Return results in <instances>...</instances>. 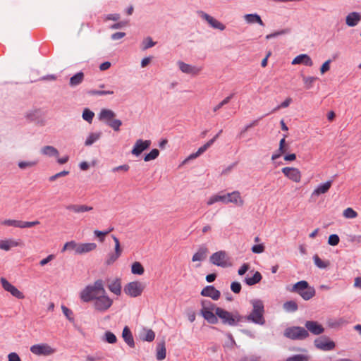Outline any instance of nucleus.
<instances>
[{
    "label": "nucleus",
    "mask_w": 361,
    "mask_h": 361,
    "mask_svg": "<svg viewBox=\"0 0 361 361\" xmlns=\"http://www.w3.org/2000/svg\"><path fill=\"white\" fill-rule=\"evenodd\" d=\"M65 207L67 210L72 211L77 214L90 212L93 209V207L85 204H68Z\"/></svg>",
    "instance_id": "obj_23"
},
{
    "label": "nucleus",
    "mask_w": 361,
    "mask_h": 361,
    "mask_svg": "<svg viewBox=\"0 0 361 361\" xmlns=\"http://www.w3.org/2000/svg\"><path fill=\"white\" fill-rule=\"evenodd\" d=\"M150 145H151V140H143L142 139H139L135 142V143L131 150V153H132V154H133L136 157H138L142 153V152L149 149Z\"/></svg>",
    "instance_id": "obj_14"
},
{
    "label": "nucleus",
    "mask_w": 361,
    "mask_h": 361,
    "mask_svg": "<svg viewBox=\"0 0 361 361\" xmlns=\"http://www.w3.org/2000/svg\"><path fill=\"white\" fill-rule=\"evenodd\" d=\"M0 281L3 288L9 292L13 297L18 299H23L25 298L24 294L16 286L9 283L5 278H1Z\"/></svg>",
    "instance_id": "obj_12"
},
{
    "label": "nucleus",
    "mask_w": 361,
    "mask_h": 361,
    "mask_svg": "<svg viewBox=\"0 0 361 361\" xmlns=\"http://www.w3.org/2000/svg\"><path fill=\"white\" fill-rule=\"evenodd\" d=\"M213 310L208 307L202 308L200 314L209 324H216L218 322V317L216 315V313H213Z\"/></svg>",
    "instance_id": "obj_20"
},
{
    "label": "nucleus",
    "mask_w": 361,
    "mask_h": 361,
    "mask_svg": "<svg viewBox=\"0 0 361 361\" xmlns=\"http://www.w3.org/2000/svg\"><path fill=\"white\" fill-rule=\"evenodd\" d=\"M20 240L13 239H6L0 240V249L9 251L13 247H18L20 245Z\"/></svg>",
    "instance_id": "obj_24"
},
{
    "label": "nucleus",
    "mask_w": 361,
    "mask_h": 361,
    "mask_svg": "<svg viewBox=\"0 0 361 361\" xmlns=\"http://www.w3.org/2000/svg\"><path fill=\"white\" fill-rule=\"evenodd\" d=\"M145 271L144 267L139 262L133 263L131 266V272L133 274L142 275Z\"/></svg>",
    "instance_id": "obj_42"
},
{
    "label": "nucleus",
    "mask_w": 361,
    "mask_h": 361,
    "mask_svg": "<svg viewBox=\"0 0 361 361\" xmlns=\"http://www.w3.org/2000/svg\"><path fill=\"white\" fill-rule=\"evenodd\" d=\"M30 351L37 355H49L54 353V350L47 344H36L30 347Z\"/></svg>",
    "instance_id": "obj_15"
},
{
    "label": "nucleus",
    "mask_w": 361,
    "mask_h": 361,
    "mask_svg": "<svg viewBox=\"0 0 361 361\" xmlns=\"http://www.w3.org/2000/svg\"><path fill=\"white\" fill-rule=\"evenodd\" d=\"M292 65L303 64L307 66H312L313 61L312 59L306 54H301L293 59Z\"/></svg>",
    "instance_id": "obj_21"
},
{
    "label": "nucleus",
    "mask_w": 361,
    "mask_h": 361,
    "mask_svg": "<svg viewBox=\"0 0 361 361\" xmlns=\"http://www.w3.org/2000/svg\"><path fill=\"white\" fill-rule=\"evenodd\" d=\"M250 265L247 263H244L238 270V274L243 276L248 271Z\"/></svg>",
    "instance_id": "obj_64"
},
{
    "label": "nucleus",
    "mask_w": 361,
    "mask_h": 361,
    "mask_svg": "<svg viewBox=\"0 0 361 361\" xmlns=\"http://www.w3.org/2000/svg\"><path fill=\"white\" fill-rule=\"evenodd\" d=\"M122 337L125 342L130 347L134 348L135 347V342L133 339V334L130 330V329L126 326L123 328V332H122Z\"/></svg>",
    "instance_id": "obj_30"
},
{
    "label": "nucleus",
    "mask_w": 361,
    "mask_h": 361,
    "mask_svg": "<svg viewBox=\"0 0 361 361\" xmlns=\"http://www.w3.org/2000/svg\"><path fill=\"white\" fill-rule=\"evenodd\" d=\"M104 340L108 343L114 344L117 341V338L114 333L107 331L104 334Z\"/></svg>",
    "instance_id": "obj_48"
},
{
    "label": "nucleus",
    "mask_w": 361,
    "mask_h": 361,
    "mask_svg": "<svg viewBox=\"0 0 361 361\" xmlns=\"http://www.w3.org/2000/svg\"><path fill=\"white\" fill-rule=\"evenodd\" d=\"M94 116V112L92 111L91 110H90L89 109L85 108L83 110L82 117L85 121L91 123L93 120Z\"/></svg>",
    "instance_id": "obj_46"
},
{
    "label": "nucleus",
    "mask_w": 361,
    "mask_h": 361,
    "mask_svg": "<svg viewBox=\"0 0 361 361\" xmlns=\"http://www.w3.org/2000/svg\"><path fill=\"white\" fill-rule=\"evenodd\" d=\"M251 250L253 253L260 254L264 251V245L263 244L254 245Z\"/></svg>",
    "instance_id": "obj_58"
},
{
    "label": "nucleus",
    "mask_w": 361,
    "mask_h": 361,
    "mask_svg": "<svg viewBox=\"0 0 361 361\" xmlns=\"http://www.w3.org/2000/svg\"><path fill=\"white\" fill-rule=\"evenodd\" d=\"M41 153L48 157H58L59 151L56 148L53 146L47 145L44 146L41 149Z\"/></svg>",
    "instance_id": "obj_37"
},
{
    "label": "nucleus",
    "mask_w": 361,
    "mask_h": 361,
    "mask_svg": "<svg viewBox=\"0 0 361 361\" xmlns=\"http://www.w3.org/2000/svg\"><path fill=\"white\" fill-rule=\"evenodd\" d=\"M244 19L247 24L257 23L261 26H264L261 17L257 13H248L244 16Z\"/></svg>",
    "instance_id": "obj_27"
},
{
    "label": "nucleus",
    "mask_w": 361,
    "mask_h": 361,
    "mask_svg": "<svg viewBox=\"0 0 361 361\" xmlns=\"http://www.w3.org/2000/svg\"><path fill=\"white\" fill-rule=\"evenodd\" d=\"M227 204L233 203L238 206H243L244 204L243 200L240 197L239 191H233L232 192L226 193Z\"/></svg>",
    "instance_id": "obj_22"
},
{
    "label": "nucleus",
    "mask_w": 361,
    "mask_h": 361,
    "mask_svg": "<svg viewBox=\"0 0 361 361\" xmlns=\"http://www.w3.org/2000/svg\"><path fill=\"white\" fill-rule=\"evenodd\" d=\"M234 93L231 94L229 96L226 97L224 99H223L220 103H219L216 106L214 107V112H216L221 108H222L224 105L227 104L231 99L233 97Z\"/></svg>",
    "instance_id": "obj_49"
},
{
    "label": "nucleus",
    "mask_w": 361,
    "mask_h": 361,
    "mask_svg": "<svg viewBox=\"0 0 361 361\" xmlns=\"http://www.w3.org/2000/svg\"><path fill=\"white\" fill-rule=\"evenodd\" d=\"M258 123V120H255L253 121L252 122H251L250 123L246 125L240 132L238 136L240 137H243V135H244V133L247 131L250 128L255 126Z\"/></svg>",
    "instance_id": "obj_56"
},
{
    "label": "nucleus",
    "mask_w": 361,
    "mask_h": 361,
    "mask_svg": "<svg viewBox=\"0 0 361 361\" xmlns=\"http://www.w3.org/2000/svg\"><path fill=\"white\" fill-rule=\"evenodd\" d=\"M79 247V244H78L75 241L71 240L67 242L63 245V247L61 250V252H63L66 250H75V254H77V248Z\"/></svg>",
    "instance_id": "obj_43"
},
{
    "label": "nucleus",
    "mask_w": 361,
    "mask_h": 361,
    "mask_svg": "<svg viewBox=\"0 0 361 361\" xmlns=\"http://www.w3.org/2000/svg\"><path fill=\"white\" fill-rule=\"evenodd\" d=\"M97 245L94 243H86L79 244V247L77 248V254L82 255L87 253L95 250Z\"/></svg>",
    "instance_id": "obj_29"
},
{
    "label": "nucleus",
    "mask_w": 361,
    "mask_h": 361,
    "mask_svg": "<svg viewBox=\"0 0 361 361\" xmlns=\"http://www.w3.org/2000/svg\"><path fill=\"white\" fill-rule=\"evenodd\" d=\"M343 215L346 219H354L357 216V213L352 208L348 207L343 211Z\"/></svg>",
    "instance_id": "obj_52"
},
{
    "label": "nucleus",
    "mask_w": 361,
    "mask_h": 361,
    "mask_svg": "<svg viewBox=\"0 0 361 361\" xmlns=\"http://www.w3.org/2000/svg\"><path fill=\"white\" fill-rule=\"evenodd\" d=\"M159 155V151L157 149H152L149 153L145 154V161H149L157 159Z\"/></svg>",
    "instance_id": "obj_44"
},
{
    "label": "nucleus",
    "mask_w": 361,
    "mask_h": 361,
    "mask_svg": "<svg viewBox=\"0 0 361 361\" xmlns=\"http://www.w3.org/2000/svg\"><path fill=\"white\" fill-rule=\"evenodd\" d=\"M198 14L203 20H206L212 28L217 29L221 31L226 29V26L223 23L204 11H199Z\"/></svg>",
    "instance_id": "obj_13"
},
{
    "label": "nucleus",
    "mask_w": 361,
    "mask_h": 361,
    "mask_svg": "<svg viewBox=\"0 0 361 361\" xmlns=\"http://www.w3.org/2000/svg\"><path fill=\"white\" fill-rule=\"evenodd\" d=\"M38 224H39V221H22L21 228H31V227H33Z\"/></svg>",
    "instance_id": "obj_61"
},
{
    "label": "nucleus",
    "mask_w": 361,
    "mask_h": 361,
    "mask_svg": "<svg viewBox=\"0 0 361 361\" xmlns=\"http://www.w3.org/2000/svg\"><path fill=\"white\" fill-rule=\"evenodd\" d=\"M283 336L293 341H302L309 336V332L304 327L294 326L288 327L284 330Z\"/></svg>",
    "instance_id": "obj_6"
},
{
    "label": "nucleus",
    "mask_w": 361,
    "mask_h": 361,
    "mask_svg": "<svg viewBox=\"0 0 361 361\" xmlns=\"http://www.w3.org/2000/svg\"><path fill=\"white\" fill-rule=\"evenodd\" d=\"M250 303L252 305V310L250 314L243 317V319L255 324L264 325L265 319L264 317V306L263 302L259 299H254L250 301Z\"/></svg>",
    "instance_id": "obj_2"
},
{
    "label": "nucleus",
    "mask_w": 361,
    "mask_h": 361,
    "mask_svg": "<svg viewBox=\"0 0 361 361\" xmlns=\"http://www.w3.org/2000/svg\"><path fill=\"white\" fill-rule=\"evenodd\" d=\"M360 20L361 14L360 13L351 12L346 16L345 22L349 27H354L358 24Z\"/></svg>",
    "instance_id": "obj_25"
},
{
    "label": "nucleus",
    "mask_w": 361,
    "mask_h": 361,
    "mask_svg": "<svg viewBox=\"0 0 361 361\" xmlns=\"http://www.w3.org/2000/svg\"><path fill=\"white\" fill-rule=\"evenodd\" d=\"M108 288L111 292L114 293L116 295H119L121 293V280L118 279H115L112 282H111Z\"/></svg>",
    "instance_id": "obj_33"
},
{
    "label": "nucleus",
    "mask_w": 361,
    "mask_h": 361,
    "mask_svg": "<svg viewBox=\"0 0 361 361\" xmlns=\"http://www.w3.org/2000/svg\"><path fill=\"white\" fill-rule=\"evenodd\" d=\"M111 237L115 243L114 252H110L108 254L105 261V264L106 265H111L114 264L120 257L123 251L122 248L121 247L118 238L114 235Z\"/></svg>",
    "instance_id": "obj_10"
},
{
    "label": "nucleus",
    "mask_w": 361,
    "mask_h": 361,
    "mask_svg": "<svg viewBox=\"0 0 361 361\" xmlns=\"http://www.w3.org/2000/svg\"><path fill=\"white\" fill-rule=\"evenodd\" d=\"M314 344L317 349L323 351H330L336 346L334 341L324 336L317 338L314 341Z\"/></svg>",
    "instance_id": "obj_9"
},
{
    "label": "nucleus",
    "mask_w": 361,
    "mask_h": 361,
    "mask_svg": "<svg viewBox=\"0 0 361 361\" xmlns=\"http://www.w3.org/2000/svg\"><path fill=\"white\" fill-rule=\"evenodd\" d=\"M215 312L216 315L221 320L222 324L226 325L236 326L243 319V317L238 312L233 313L221 307H216Z\"/></svg>",
    "instance_id": "obj_4"
},
{
    "label": "nucleus",
    "mask_w": 361,
    "mask_h": 361,
    "mask_svg": "<svg viewBox=\"0 0 361 361\" xmlns=\"http://www.w3.org/2000/svg\"><path fill=\"white\" fill-rule=\"evenodd\" d=\"M61 310H62V312H63V314L66 316V317L70 322H73L74 321L73 312V311L71 309L68 308L65 305H62L61 306Z\"/></svg>",
    "instance_id": "obj_50"
},
{
    "label": "nucleus",
    "mask_w": 361,
    "mask_h": 361,
    "mask_svg": "<svg viewBox=\"0 0 361 361\" xmlns=\"http://www.w3.org/2000/svg\"><path fill=\"white\" fill-rule=\"evenodd\" d=\"M283 309L288 312H295L298 309L297 302L294 300H288L283 303Z\"/></svg>",
    "instance_id": "obj_39"
},
{
    "label": "nucleus",
    "mask_w": 361,
    "mask_h": 361,
    "mask_svg": "<svg viewBox=\"0 0 361 361\" xmlns=\"http://www.w3.org/2000/svg\"><path fill=\"white\" fill-rule=\"evenodd\" d=\"M288 291L300 295L305 300H309L315 295V289L310 286L307 281H300L295 283L291 288H286Z\"/></svg>",
    "instance_id": "obj_3"
},
{
    "label": "nucleus",
    "mask_w": 361,
    "mask_h": 361,
    "mask_svg": "<svg viewBox=\"0 0 361 361\" xmlns=\"http://www.w3.org/2000/svg\"><path fill=\"white\" fill-rule=\"evenodd\" d=\"M84 80V73L82 71H79L75 75H73L70 78L69 85L71 87H75L79 85H80Z\"/></svg>",
    "instance_id": "obj_31"
},
{
    "label": "nucleus",
    "mask_w": 361,
    "mask_h": 361,
    "mask_svg": "<svg viewBox=\"0 0 361 361\" xmlns=\"http://www.w3.org/2000/svg\"><path fill=\"white\" fill-rule=\"evenodd\" d=\"M262 274L259 271H255L252 276H246L245 278V282L248 286H254L262 280Z\"/></svg>",
    "instance_id": "obj_34"
},
{
    "label": "nucleus",
    "mask_w": 361,
    "mask_h": 361,
    "mask_svg": "<svg viewBox=\"0 0 361 361\" xmlns=\"http://www.w3.org/2000/svg\"><path fill=\"white\" fill-rule=\"evenodd\" d=\"M288 32H289L288 30H286V29L281 30H279V31H276L274 32H272V33H270V34L267 35L266 36V39H271L276 37L278 36L286 34Z\"/></svg>",
    "instance_id": "obj_55"
},
{
    "label": "nucleus",
    "mask_w": 361,
    "mask_h": 361,
    "mask_svg": "<svg viewBox=\"0 0 361 361\" xmlns=\"http://www.w3.org/2000/svg\"><path fill=\"white\" fill-rule=\"evenodd\" d=\"M209 260L211 263L218 267L224 268L228 266L226 262V253L225 251H218L214 252L210 256Z\"/></svg>",
    "instance_id": "obj_11"
},
{
    "label": "nucleus",
    "mask_w": 361,
    "mask_h": 361,
    "mask_svg": "<svg viewBox=\"0 0 361 361\" xmlns=\"http://www.w3.org/2000/svg\"><path fill=\"white\" fill-rule=\"evenodd\" d=\"M208 249L204 245L200 247L198 250L193 255L192 260L193 262H202L207 258Z\"/></svg>",
    "instance_id": "obj_28"
},
{
    "label": "nucleus",
    "mask_w": 361,
    "mask_h": 361,
    "mask_svg": "<svg viewBox=\"0 0 361 361\" xmlns=\"http://www.w3.org/2000/svg\"><path fill=\"white\" fill-rule=\"evenodd\" d=\"M282 173L293 182L299 183L301 179L300 171L293 167H284L281 169Z\"/></svg>",
    "instance_id": "obj_16"
},
{
    "label": "nucleus",
    "mask_w": 361,
    "mask_h": 361,
    "mask_svg": "<svg viewBox=\"0 0 361 361\" xmlns=\"http://www.w3.org/2000/svg\"><path fill=\"white\" fill-rule=\"evenodd\" d=\"M328 243L331 245H337L338 244V235L332 234L329 236Z\"/></svg>",
    "instance_id": "obj_62"
},
{
    "label": "nucleus",
    "mask_w": 361,
    "mask_h": 361,
    "mask_svg": "<svg viewBox=\"0 0 361 361\" xmlns=\"http://www.w3.org/2000/svg\"><path fill=\"white\" fill-rule=\"evenodd\" d=\"M3 224L8 226H13L16 228H21L22 221L6 219L3 222Z\"/></svg>",
    "instance_id": "obj_51"
},
{
    "label": "nucleus",
    "mask_w": 361,
    "mask_h": 361,
    "mask_svg": "<svg viewBox=\"0 0 361 361\" xmlns=\"http://www.w3.org/2000/svg\"><path fill=\"white\" fill-rule=\"evenodd\" d=\"M68 173H69L68 171H61L59 173H56L54 176H50L49 180V181L52 182V181L56 180L57 178H59L60 177H63V176H67Z\"/></svg>",
    "instance_id": "obj_60"
},
{
    "label": "nucleus",
    "mask_w": 361,
    "mask_h": 361,
    "mask_svg": "<svg viewBox=\"0 0 361 361\" xmlns=\"http://www.w3.org/2000/svg\"><path fill=\"white\" fill-rule=\"evenodd\" d=\"M145 286L140 281H132L127 283L124 287V292L126 295L136 298L142 293Z\"/></svg>",
    "instance_id": "obj_7"
},
{
    "label": "nucleus",
    "mask_w": 361,
    "mask_h": 361,
    "mask_svg": "<svg viewBox=\"0 0 361 361\" xmlns=\"http://www.w3.org/2000/svg\"><path fill=\"white\" fill-rule=\"evenodd\" d=\"M166 354V350L164 341L159 343L157 345V359L158 360H162L165 359Z\"/></svg>",
    "instance_id": "obj_35"
},
{
    "label": "nucleus",
    "mask_w": 361,
    "mask_h": 361,
    "mask_svg": "<svg viewBox=\"0 0 361 361\" xmlns=\"http://www.w3.org/2000/svg\"><path fill=\"white\" fill-rule=\"evenodd\" d=\"M331 180H328L325 183H320L312 192V197L319 196L322 194L326 193L331 188Z\"/></svg>",
    "instance_id": "obj_26"
},
{
    "label": "nucleus",
    "mask_w": 361,
    "mask_h": 361,
    "mask_svg": "<svg viewBox=\"0 0 361 361\" xmlns=\"http://www.w3.org/2000/svg\"><path fill=\"white\" fill-rule=\"evenodd\" d=\"M102 135V132L90 133L89 135L86 138V140L85 142V146L92 145V144H94L95 142H97L101 137Z\"/></svg>",
    "instance_id": "obj_38"
},
{
    "label": "nucleus",
    "mask_w": 361,
    "mask_h": 361,
    "mask_svg": "<svg viewBox=\"0 0 361 361\" xmlns=\"http://www.w3.org/2000/svg\"><path fill=\"white\" fill-rule=\"evenodd\" d=\"M317 79V77H304L303 78V81H304V83L305 84L307 88H310L312 85V83Z\"/></svg>",
    "instance_id": "obj_59"
},
{
    "label": "nucleus",
    "mask_w": 361,
    "mask_h": 361,
    "mask_svg": "<svg viewBox=\"0 0 361 361\" xmlns=\"http://www.w3.org/2000/svg\"><path fill=\"white\" fill-rule=\"evenodd\" d=\"M156 44V42L153 41L151 37H147L143 39L142 42V49L146 50Z\"/></svg>",
    "instance_id": "obj_47"
},
{
    "label": "nucleus",
    "mask_w": 361,
    "mask_h": 361,
    "mask_svg": "<svg viewBox=\"0 0 361 361\" xmlns=\"http://www.w3.org/2000/svg\"><path fill=\"white\" fill-rule=\"evenodd\" d=\"M155 334L152 329L146 330L145 336L142 337V340L148 342H152L154 340Z\"/></svg>",
    "instance_id": "obj_53"
},
{
    "label": "nucleus",
    "mask_w": 361,
    "mask_h": 361,
    "mask_svg": "<svg viewBox=\"0 0 361 361\" xmlns=\"http://www.w3.org/2000/svg\"><path fill=\"white\" fill-rule=\"evenodd\" d=\"M331 62V60H327L325 61L320 68V72L322 74H324L330 69V63Z\"/></svg>",
    "instance_id": "obj_63"
},
{
    "label": "nucleus",
    "mask_w": 361,
    "mask_h": 361,
    "mask_svg": "<svg viewBox=\"0 0 361 361\" xmlns=\"http://www.w3.org/2000/svg\"><path fill=\"white\" fill-rule=\"evenodd\" d=\"M87 93L89 95H91V96H94V95L104 96V95H107V94H114V91H112V90H88L87 92Z\"/></svg>",
    "instance_id": "obj_45"
},
{
    "label": "nucleus",
    "mask_w": 361,
    "mask_h": 361,
    "mask_svg": "<svg viewBox=\"0 0 361 361\" xmlns=\"http://www.w3.org/2000/svg\"><path fill=\"white\" fill-rule=\"evenodd\" d=\"M178 66L179 69L184 73L190 74L192 75H197L201 71V68L193 66L192 65L185 63L183 61H178Z\"/></svg>",
    "instance_id": "obj_19"
},
{
    "label": "nucleus",
    "mask_w": 361,
    "mask_h": 361,
    "mask_svg": "<svg viewBox=\"0 0 361 361\" xmlns=\"http://www.w3.org/2000/svg\"><path fill=\"white\" fill-rule=\"evenodd\" d=\"M201 295L204 297L211 298L214 300H217L221 296V293L219 290L216 289L214 286H207L204 287L201 293Z\"/></svg>",
    "instance_id": "obj_18"
},
{
    "label": "nucleus",
    "mask_w": 361,
    "mask_h": 361,
    "mask_svg": "<svg viewBox=\"0 0 361 361\" xmlns=\"http://www.w3.org/2000/svg\"><path fill=\"white\" fill-rule=\"evenodd\" d=\"M221 202L222 203L227 204L226 194H216L211 196L207 202V205L210 206L216 202Z\"/></svg>",
    "instance_id": "obj_32"
},
{
    "label": "nucleus",
    "mask_w": 361,
    "mask_h": 361,
    "mask_svg": "<svg viewBox=\"0 0 361 361\" xmlns=\"http://www.w3.org/2000/svg\"><path fill=\"white\" fill-rule=\"evenodd\" d=\"M37 164V161H19L18 166L21 169H25L27 167H32L35 166Z\"/></svg>",
    "instance_id": "obj_54"
},
{
    "label": "nucleus",
    "mask_w": 361,
    "mask_h": 361,
    "mask_svg": "<svg viewBox=\"0 0 361 361\" xmlns=\"http://www.w3.org/2000/svg\"><path fill=\"white\" fill-rule=\"evenodd\" d=\"M222 133V130H219V132L211 140H209L207 142H206L204 145L200 147L197 153L199 156L203 154L209 147H210L215 140L219 137V135Z\"/></svg>",
    "instance_id": "obj_36"
},
{
    "label": "nucleus",
    "mask_w": 361,
    "mask_h": 361,
    "mask_svg": "<svg viewBox=\"0 0 361 361\" xmlns=\"http://www.w3.org/2000/svg\"><path fill=\"white\" fill-rule=\"evenodd\" d=\"M115 117V112L109 109H102L98 115L99 121L105 122L106 124L114 131H119L122 126V121L119 119L114 118Z\"/></svg>",
    "instance_id": "obj_5"
},
{
    "label": "nucleus",
    "mask_w": 361,
    "mask_h": 361,
    "mask_svg": "<svg viewBox=\"0 0 361 361\" xmlns=\"http://www.w3.org/2000/svg\"><path fill=\"white\" fill-rule=\"evenodd\" d=\"M106 293L104 288L103 281L101 279L97 280L93 284L87 286L80 293V298L84 302H89L94 300L100 294Z\"/></svg>",
    "instance_id": "obj_1"
},
{
    "label": "nucleus",
    "mask_w": 361,
    "mask_h": 361,
    "mask_svg": "<svg viewBox=\"0 0 361 361\" xmlns=\"http://www.w3.org/2000/svg\"><path fill=\"white\" fill-rule=\"evenodd\" d=\"M241 288H242L241 284H240V283H239L238 281H233L231 284V290L234 293H236V294L239 293L241 291Z\"/></svg>",
    "instance_id": "obj_57"
},
{
    "label": "nucleus",
    "mask_w": 361,
    "mask_h": 361,
    "mask_svg": "<svg viewBox=\"0 0 361 361\" xmlns=\"http://www.w3.org/2000/svg\"><path fill=\"white\" fill-rule=\"evenodd\" d=\"M314 264L319 269H326L329 264V261H323L317 255L313 256Z\"/></svg>",
    "instance_id": "obj_41"
},
{
    "label": "nucleus",
    "mask_w": 361,
    "mask_h": 361,
    "mask_svg": "<svg viewBox=\"0 0 361 361\" xmlns=\"http://www.w3.org/2000/svg\"><path fill=\"white\" fill-rule=\"evenodd\" d=\"M310 357L306 354H296L286 359V361H309Z\"/></svg>",
    "instance_id": "obj_40"
},
{
    "label": "nucleus",
    "mask_w": 361,
    "mask_h": 361,
    "mask_svg": "<svg viewBox=\"0 0 361 361\" xmlns=\"http://www.w3.org/2000/svg\"><path fill=\"white\" fill-rule=\"evenodd\" d=\"M305 329L314 335H320L324 332V328L316 321H307L305 323Z\"/></svg>",
    "instance_id": "obj_17"
},
{
    "label": "nucleus",
    "mask_w": 361,
    "mask_h": 361,
    "mask_svg": "<svg viewBox=\"0 0 361 361\" xmlns=\"http://www.w3.org/2000/svg\"><path fill=\"white\" fill-rule=\"evenodd\" d=\"M105 294L99 295L94 300V307L96 310L104 312L112 305L113 300Z\"/></svg>",
    "instance_id": "obj_8"
}]
</instances>
